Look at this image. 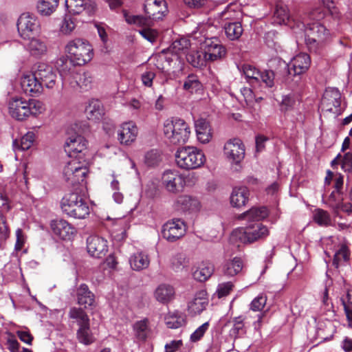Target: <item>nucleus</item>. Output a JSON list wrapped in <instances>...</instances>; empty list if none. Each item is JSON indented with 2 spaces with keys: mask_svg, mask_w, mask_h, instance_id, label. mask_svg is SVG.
Instances as JSON below:
<instances>
[{
  "mask_svg": "<svg viewBox=\"0 0 352 352\" xmlns=\"http://www.w3.org/2000/svg\"><path fill=\"white\" fill-rule=\"evenodd\" d=\"M201 50H203L208 61L221 59L226 54V49L217 37L212 36L205 39Z\"/></svg>",
  "mask_w": 352,
  "mask_h": 352,
  "instance_id": "nucleus-13",
  "label": "nucleus"
},
{
  "mask_svg": "<svg viewBox=\"0 0 352 352\" xmlns=\"http://www.w3.org/2000/svg\"><path fill=\"white\" fill-rule=\"evenodd\" d=\"M214 265L210 263H201L193 272L194 278L199 282L207 280L214 272Z\"/></svg>",
  "mask_w": 352,
  "mask_h": 352,
  "instance_id": "nucleus-37",
  "label": "nucleus"
},
{
  "mask_svg": "<svg viewBox=\"0 0 352 352\" xmlns=\"http://www.w3.org/2000/svg\"><path fill=\"white\" fill-rule=\"evenodd\" d=\"M87 142L81 135L73 134L68 137L65 143V151L70 157H76L80 153L85 155Z\"/></svg>",
  "mask_w": 352,
  "mask_h": 352,
  "instance_id": "nucleus-14",
  "label": "nucleus"
},
{
  "mask_svg": "<svg viewBox=\"0 0 352 352\" xmlns=\"http://www.w3.org/2000/svg\"><path fill=\"white\" fill-rule=\"evenodd\" d=\"M65 7L67 11L73 14H79L85 12L92 14L96 10V3L91 1L85 0H65Z\"/></svg>",
  "mask_w": 352,
  "mask_h": 352,
  "instance_id": "nucleus-23",
  "label": "nucleus"
},
{
  "mask_svg": "<svg viewBox=\"0 0 352 352\" xmlns=\"http://www.w3.org/2000/svg\"><path fill=\"white\" fill-rule=\"evenodd\" d=\"M202 87L199 78L195 74L188 75L184 80L183 85L184 89L190 93L197 92L202 89Z\"/></svg>",
  "mask_w": 352,
  "mask_h": 352,
  "instance_id": "nucleus-46",
  "label": "nucleus"
},
{
  "mask_svg": "<svg viewBox=\"0 0 352 352\" xmlns=\"http://www.w3.org/2000/svg\"><path fill=\"white\" fill-rule=\"evenodd\" d=\"M65 52L74 65L82 66L90 62L94 57V50L91 44L82 38L69 41L65 46Z\"/></svg>",
  "mask_w": 352,
  "mask_h": 352,
  "instance_id": "nucleus-3",
  "label": "nucleus"
},
{
  "mask_svg": "<svg viewBox=\"0 0 352 352\" xmlns=\"http://www.w3.org/2000/svg\"><path fill=\"white\" fill-rule=\"evenodd\" d=\"M226 327H229V336L236 340L239 338L243 336L247 331L245 324V318L242 316L234 317L227 321L222 327V331Z\"/></svg>",
  "mask_w": 352,
  "mask_h": 352,
  "instance_id": "nucleus-26",
  "label": "nucleus"
},
{
  "mask_svg": "<svg viewBox=\"0 0 352 352\" xmlns=\"http://www.w3.org/2000/svg\"><path fill=\"white\" fill-rule=\"evenodd\" d=\"M28 109H30V116H36L42 113L45 111V105L38 100L32 99L28 100Z\"/></svg>",
  "mask_w": 352,
  "mask_h": 352,
  "instance_id": "nucleus-55",
  "label": "nucleus"
},
{
  "mask_svg": "<svg viewBox=\"0 0 352 352\" xmlns=\"http://www.w3.org/2000/svg\"><path fill=\"white\" fill-rule=\"evenodd\" d=\"M75 28L74 21L71 17L66 16L62 22L60 30L64 34H70Z\"/></svg>",
  "mask_w": 352,
  "mask_h": 352,
  "instance_id": "nucleus-59",
  "label": "nucleus"
},
{
  "mask_svg": "<svg viewBox=\"0 0 352 352\" xmlns=\"http://www.w3.org/2000/svg\"><path fill=\"white\" fill-rule=\"evenodd\" d=\"M190 40L186 38H181L175 40L170 45V50L173 54H179L182 52L186 53V51L190 47Z\"/></svg>",
  "mask_w": 352,
  "mask_h": 352,
  "instance_id": "nucleus-51",
  "label": "nucleus"
},
{
  "mask_svg": "<svg viewBox=\"0 0 352 352\" xmlns=\"http://www.w3.org/2000/svg\"><path fill=\"white\" fill-rule=\"evenodd\" d=\"M58 6V0H39L37 11L42 16H50Z\"/></svg>",
  "mask_w": 352,
  "mask_h": 352,
  "instance_id": "nucleus-41",
  "label": "nucleus"
},
{
  "mask_svg": "<svg viewBox=\"0 0 352 352\" xmlns=\"http://www.w3.org/2000/svg\"><path fill=\"white\" fill-rule=\"evenodd\" d=\"M64 213L75 219H85L89 214V207L83 198L75 192L65 195L60 202Z\"/></svg>",
  "mask_w": 352,
  "mask_h": 352,
  "instance_id": "nucleus-5",
  "label": "nucleus"
},
{
  "mask_svg": "<svg viewBox=\"0 0 352 352\" xmlns=\"http://www.w3.org/2000/svg\"><path fill=\"white\" fill-rule=\"evenodd\" d=\"M123 15L126 22L130 25H135L142 28L152 25V19L147 16L142 15H132L126 10H123Z\"/></svg>",
  "mask_w": 352,
  "mask_h": 352,
  "instance_id": "nucleus-38",
  "label": "nucleus"
},
{
  "mask_svg": "<svg viewBox=\"0 0 352 352\" xmlns=\"http://www.w3.org/2000/svg\"><path fill=\"white\" fill-rule=\"evenodd\" d=\"M266 301V296L263 295L258 296L250 303V309L254 311H261L265 307Z\"/></svg>",
  "mask_w": 352,
  "mask_h": 352,
  "instance_id": "nucleus-60",
  "label": "nucleus"
},
{
  "mask_svg": "<svg viewBox=\"0 0 352 352\" xmlns=\"http://www.w3.org/2000/svg\"><path fill=\"white\" fill-rule=\"evenodd\" d=\"M85 113L89 120H98L104 114V111L100 100L91 99L85 107Z\"/></svg>",
  "mask_w": 352,
  "mask_h": 352,
  "instance_id": "nucleus-32",
  "label": "nucleus"
},
{
  "mask_svg": "<svg viewBox=\"0 0 352 352\" xmlns=\"http://www.w3.org/2000/svg\"><path fill=\"white\" fill-rule=\"evenodd\" d=\"M245 264L239 256L226 260L221 266V274L227 278H233L243 273Z\"/></svg>",
  "mask_w": 352,
  "mask_h": 352,
  "instance_id": "nucleus-25",
  "label": "nucleus"
},
{
  "mask_svg": "<svg viewBox=\"0 0 352 352\" xmlns=\"http://www.w3.org/2000/svg\"><path fill=\"white\" fill-rule=\"evenodd\" d=\"M207 25L205 24H199L190 34V38L197 42L202 47V43L205 39L210 38L206 33Z\"/></svg>",
  "mask_w": 352,
  "mask_h": 352,
  "instance_id": "nucleus-47",
  "label": "nucleus"
},
{
  "mask_svg": "<svg viewBox=\"0 0 352 352\" xmlns=\"http://www.w3.org/2000/svg\"><path fill=\"white\" fill-rule=\"evenodd\" d=\"M349 256L350 254L347 246L345 244H342L339 250L334 254L333 265L336 268H338L341 262L349 260Z\"/></svg>",
  "mask_w": 352,
  "mask_h": 352,
  "instance_id": "nucleus-50",
  "label": "nucleus"
},
{
  "mask_svg": "<svg viewBox=\"0 0 352 352\" xmlns=\"http://www.w3.org/2000/svg\"><path fill=\"white\" fill-rule=\"evenodd\" d=\"M225 33L231 41L238 40L243 32V28L240 22H228L224 25Z\"/></svg>",
  "mask_w": 352,
  "mask_h": 352,
  "instance_id": "nucleus-39",
  "label": "nucleus"
},
{
  "mask_svg": "<svg viewBox=\"0 0 352 352\" xmlns=\"http://www.w3.org/2000/svg\"><path fill=\"white\" fill-rule=\"evenodd\" d=\"M68 316L70 318L76 320L79 327L89 323V317L82 308L72 307L69 311Z\"/></svg>",
  "mask_w": 352,
  "mask_h": 352,
  "instance_id": "nucleus-45",
  "label": "nucleus"
},
{
  "mask_svg": "<svg viewBox=\"0 0 352 352\" xmlns=\"http://www.w3.org/2000/svg\"><path fill=\"white\" fill-rule=\"evenodd\" d=\"M76 335L78 341L85 345H89L95 341V338L90 330L89 323L80 327Z\"/></svg>",
  "mask_w": 352,
  "mask_h": 352,
  "instance_id": "nucleus-44",
  "label": "nucleus"
},
{
  "mask_svg": "<svg viewBox=\"0 0 352 352\" xmlns=\"http://www.w3.org/2000/svg\"><path fill=\"white\" fill-rule=\"evenodd\" d=\"M133 330L139 340H144L147 336L148 320L144 319L136 322L133 325Z\"/></svg>",
  "mask_w": 352,
  "mask_h": 352,
  "instance_id": "nucleus-52",
  "label": "nucleus"
},
{
  "mask_svg": "<svg viewBox=\"0 0 352 352\" xmlns=\"http://www.w3.org/2000/svg\"><path fill=\"white\" fill-rule=\"evenodd\" d=\"M27 50L31 56L41 58L46 55L48 47L47 41L43 38H32L27 45Z\"/></svg>",
  "mask_w": 352,
  "mask_h": 352,
  "instance_id": "nucleus-30",
  "label": "nucleus"
},
{
  "mask_svg": "<svg viewBox=\"0 0 352 352\" xmlns=\"http://www.w3.org/2000/svg\"><path fill=\"white\" fill-rule=\"evenodd\" d=\"M175 209L184 213H196L201 209L199 200L193 196L182 195L177 197L174 202Z\"/></svg>",
  "mask_w": 352,
  "mask_h": 352,
  "instance_id": "nucleus-15",
  "label": "nucleus"
},
{
  "mask_svg": "<svg viewBox=\"0 0 352 352\" xmlns=\"http://www.w3.org/2000/svg\"><path fill=\"white\" fill-rule=\"evenodd\" d=\"M274 73L272 70H266L263 72H260L258 82L262 81L267 87H272L274 85Z\"/></svg>",
  "mask_w": 352,
  "mask_h": 352,
  "instance_id": "nucleus-58",
  "label": "nucleus"
},
{
  "mask_svg": "<svg viewBox=\"0 0 352 352\" xmlns=\"http://www.w3.org/2000/svg\"><path fill=\"white\" fill-rule=\"evenodd\" d=\"M9 113L17 120H23L30 116L28 100L23 98H13L9 102Z\"/></svg>",
  "mask_w": 352,
  "mask_h": 352,
  "instance_id": "nucleus-21",
  "label": "nucleus"
},
{
  "mask_svg": "<svg viewBox=\"0 0 352 352\" xmlns=\"http://www.w3.org/2000/svg\"><path fill=\"white\" fill-rule=\"evenodd\" d=\"M8 338L6 340V344L8 349L10 352H19V343L15 338L14 336L10 333H8Z\"/></svg>",
  "mask_w": 352,
  "mask_h": 352,
  "instance_id": "nucleus-63",
  "label": "nucleus"
},
{
  "mask_svg": "<svg viewBox=\"0 0 352 352\" xmlns=\"http://www.w3.org/2000/svg\"><path fill=\"white\" fill-rule=\"evenodd\" d=\"M268 215L265 207H252L249 210L240 214L239 220H245L248 224L245 227H239L232 232V239L239 241L243 244L253 243L265 239L270 234L268 228L260 221Z\"/></svg>",
  "mask_w": 352,
  "mask_h": 352,
  "instance_id": "nucleus-1",
  "label": "nucleus"
},
{
  "mask_svg": "<svg viewBox=\"0 0 352 352\" xmlns=\"http://www.w3.org/2000/svg\"><path fill=\"white\" fill-rule=\"evenodd\" d=\"M234 287L231 281L221 283L218 285L217 292L219 298L226 296L230 294Z\"/></svg>",
  "mask_w": 352,
  "mask_h": 352,
  "instance_id": "nucleus-62",
  "label": "nucleus"
},
{
  "mask_svg": "<svg viewBox=\"0 0 352 352\" xmlns=\"http://www.w3.org/2000/svg\"><path fill=\"white\" fill-rule=\"evenodd\" d=\"M342 201V198L340 197V192L333 191L325 201V204L332 208L335 213H338L340 210Z\"/></svg>",
  "mask_w": 352,
  "mask_h": 352,
  "instance_id": "nucleus-53",
  "label": "nucleus"
},
{
  "mask_svg": "<svg viewBox=\"0 0 352 352\" xmlns=\"http://www.w3.org/2000/svg\"><path fill=\"white\" fill-rule=\"evenodd\" d=\"M241 69L249 83L258 82L260 72L255 67L249 64H244Z\"/></svg>",
  "mask_w": 352,
  "mask_h": 352,
  "instance_id": "nucleus-48",
  "label": "nucleus"
},
{
  "mask_svg": "<svg viewBox=\"0 0 352 352\" xmlns=\"http://www.w3.org/2000/svg\"><path fill=\"white\" fill-rule=\"evenodd\" d=\"M208 305L207 294L204 291L197 292L188 303V312L192 316L200 314Z\"/></svg>",
  "mask_w": 352,
  "mask_h": 352,
  "instance_id": "nucleus-27",
  "label": "nucleus"
},
{
  "mask_svg": "<svg viewBox=\"0 0 352 352\" xmlns=\"http://www.w3.org/2000/svg\"><path fill=\"white\" fill-rule=\"evenodd\" d=\"M50 228L54 236L62 240H70L76 234V228L64 219L52 220Z\"/></svg>",
  "mask_w": 352,
  "mask_h": 352,
  "instance_id": "nucleus-17",
  "label": "nucleus"
},
{
  "mask_svg": "<svg viewBox=\"0 0 352 352\" xmlns=\"http://www.w3.org/2000/svg\"><path fill=\"white\" fill-rule=\"evenodd\" d=\"M209 327V322H206L205 323L202 324L201 326H199L191 335L190 337V340L192 342H196L199 341Z\"/></svg>",
  "mask_w": 352,
  "mask_h": 352,
  "instance_id": "nucleus-57",
  "label": "nucleus"
},
{
  "mask_svg": "<svg viewBox=\"0 0 352 352\" xmlns=\"http://www.w3.org/2000/svg\"><path fill=\"white\" fill-rule=\"evenodd\" d=\"M163 131L166 138L173 144H185L190 135L188 123L178 118L166 120Z\"/></svg>",
  "mask_w": 352,
  "mask_h": 352,
  "instance_id": "nucleus-4",
  "label": "nucleus"
},
{
  "mask_svg": "<svg viewBox=\"0 0 352 352\" xmlns=\"http://www.w3.org/2000/svg\"><path fill=\"white\" fill-rule=\"evenodd\" d=\"M21 86L25 94L34 96L42 92V82L33 73L25 74L21 79Z\"/></svg>",
  "mask_w": 352,
  "mask_h": 352,
  "instance_id": "nucleus-24",
  "label": "nucleus"
},
{
  "mask_svg": "<svg viewBox=\"0 0 352 352\" xmlns=\"http://www.w3.org/2000/svg\"><path fill=\"white\" fill-rule=\"evenodd\" d=\"M249 190L245 186L235 187L230 195V204L233 207L244 206L249 199Z\"/></svg>",
  "mask_w": 352,
  "mask_h": 352,
  "instance_id": "nucleus-31",
  "label": "nucleus"
},
{
  "mask_svg": "<svg viewBox=\"0 0 352 352\" xmlns=\"http://www.w3.org/2000/svg\"><path fill=\"white\" fill-rule=\"evenodd\" d=\"M302 26L305 28V42L311 52L318 53L328 42L331 38L329 30L322 23L318 22L302 23Z\"/></svg>",
  "mask_w": 352,
  "mask_h": 352,
  "instance_id": "nucleus-2",
  "label": "nucleus"
},
{
  "mask_svg": "<svg viewBox=\"0 0 352 352\" xmlns=\"http://www.w3.org/2000/svg\"><path fill=\"white\" fill-rule=\"evenodd\" d=\"M189 263L190 261L188 257L183 252L176 253L170 258V267L176 272L187 271Z\"/></svg>",
  "mask_w": 352,
  "mask_h": 352,
  "instance_id": "nucleus-35",
  "label": "nucleus"
},
{
  "mask_svg": "<svg viewBox=\"0 0 352 352\" xmlns=\"http://www.w3.org/2000/svg\"><path fill=\"white\" fill-rule=\"evenodd\" d=\"M34 74L37 79L42 82V85L45 84L47 88L52 89L54 87L57 76L52 66L40 63L36 65Z\"/></svg>",
  "mask_w": 352,
  "mask_h": 352,
  "instance_id": "nucleus-19",
  "label": "nucleus"
},
{
  "mask_svg": "<svg viewBox=\"0 0 352 352\" xmlns=\"http://www.w3.org/2000/svg\"><path fill=\"white\" fill-rule=\"evenodd\" d=\"M87 173V166L82 164L78 159L71 160L63 169V177L65 181L73 186L84 182Z\"/></svg>",
  "mask_w": 352,
  "mask_h": 352,
  "instance_id": "nucleus-7",
  "label": "nucleus"
},
{
  "mask_svg": "<svg viewBox=\"0 0 352 352\" xmlns=\"http://www.w3.org/2000/svg\"><path fill=\"white\" fill-rule=\"evenodd\" d=\"M162 184L170 192L177 193L184 189L183 175L176 170H168L162 176Z\"/></svg>",
  "mask_w": 352,
  "mask_h": 352,
  "instance_id": "nucleus-11",
  "label": "nucleus"
},
{
  "mask_svg": "<svg viewBox=\"0 0 352 352\" xmlns=\"http://www.w3.org/2000/svg\"><path fill=\"white\" fill-rule=\"evenodd\" d=\"M186 225L181 219H174L165 223L162 229V236L169 242H174L184 236Z\"/></svg>",
  "mask_w": 352,
  "mask_h": 352,
  "instance_id": "nucleus-10",
  "label": "nucleus"
},
{
  "mask_svg": "<svg viewBox=\"0 0 352 352\" xmlns=\"http://www.w3.org/2000/svg\"><path fill=\"white\" fill-rule=\"evenodd\" d=\"M164 321L170 329H177L186 323L185 316L178 311L168 313L165 316Z\"/></svg>",
  "mask_w": 352,
  "mask_h": 352,
  "instance_id": "nucleus-40",
  "label": "nucleus"
},
{
  "mask_svg": "<svg viewBox=\"0 0 352 352\" xmlns=\"http://www.w3.org/2000/svg\"><path fill=\"white\" fill-rule=\"evenodd\" d=\"M292 21H294V19L291 18L287 7L283 4H278L274 14V23L281 25L287 24V22L290 23Z\"/></svg>",
  "mask_w": 352,
  "mask_h": 352,
  "instance_id": "nucleus-42",
  "label": "nucleus"
},
{
  "mask_svg": "<svg viewBox=\"0 0 352 352\" xmlns=\"http://www.w3.org/2000/svg\"><path fill=\"white\" fill-rule=\"evenodd\" d=\"M129 263L133 270L141 271L149 266L150 259L146 253L138 252L131 256Z\"/></svg>",
  "mask_w": 352,
  "mask_h": 352,
  "instance_id": "nucleus-34",
  "label": "nucleus"
},
{
  "mask_svg": "<svg viewBox=\"0 0 352 352\" xmlns=\"http://www.w3.org/2000/svg\"><path fill=\"white\" fill-rule=\"evenodd\" d=\"M160 160V156L157 151L151 150L145 155L144 162L148 166H154Z\"/></svg>",
  "mask_w": 352,
  "mask_h": 352,
  "instance_id": "nucleus-61",
  "label": "nucleus"
},
{
  "mask_svg": "<svg viewBox=\"0 0 352 352\" xmlns=\"http://www.w3.org/2000/svg\"><path fill=\"white\" fill-rule=\"evenodd\" d=\"M223 149L226 158L232 163L237 164L245 157V146L240 139L229 140L225 144Z\"/></svg>",
  "mask_w": 352,
  "mask_h": 352,
  "instance_id": "nucleus-12",
  "label": "nucleus"
},
{
  "mask_svg": "<svg viewBox=\"0 0 352 352\" xmlns=\"http://www.w3.org/2000/svg\"><path fill=\"white\" fill-rule=\"evenodd\" d=\"M175 294L173 286L168 284H161L155 289L154 296L158 302L166 304L174 298Z\"/></svg>",
  "mask_w": 352,
  "mask_h": 352,
  "instance_id": "nucleus-33",
  "label": "nucleus"
},
{
  "mask_svg": "<svg viewBox=\"0 0 352 352\" xmlns=\"http://www.w3.org/2000/svg\"><path fill=\"white\" fill-rule=\"evenodd\" d=\"M16 27L21 38L30 39L33 34L38 32L40 23L35 15L29 12H24L19 16Z\"/></svg>",
  "mask_w": 352,
  "mask_h": 352,
  "instance_id": "nucleus-8",
  "label": "nucleus"
},
{
  "mask_svg": "<svg viewBox=\"0 0 352 352\" xmlns=\"http://www.w3.org/2000/svg\"><path fill=\"white\" fill-rule=\"evenodd\" d=\"M195 126L198 141L202 144L208 143L212 138L209 122L205 119L200 118L195 121Z\"/></svg>",
  "mask_w": 352,
  "mask_h": 352,
  "instance_id": "nucleus-29",
  "label": "nucleus"
},
{
  "mask_svg": "<svg viewBox=\"0 0 352 352\" xmlns=\"http://www.w3.org/2000/svg\"><path fill=\"white\" fill-rule=\"evenodd\" d=\"M138 32L144 39L152 43L155 42L158 36V32L155 29L151 28V26L142 28Z\"/></svg>",
  "mask_w": 352,
  "mask_h": 352,
  "instance_id": "nucleus-56",
  "label": "nucleus"
},
{
  "mask_svg": "<svg viewBox=\"0 0 352 352\" xmlns=\"http://www.w3.org/2000/svg\"><path fill=\"white\" fill-rule=\"evenodd\" d=\"M74 78L75 79L76 85H73L72 82H70L73 87L77 86L81 89H87L92 83V77L88 73L76 74Z\"/></svg>",
  "mask_w": 352,
  "mask_h": 352,
  "instance_id": "nucleus-49",
  "label": "nucleus"
},
{
  "mask_svg": "<svg viewBox=\"0 0 352 352\" xmlns=\"http://www.w3.org/2000/svg\"><path fill=\"white\" fill-rule=\"evenodd\" d=\"M311 59L306 53H300L294 56L290 61L288 67L289 74L299 76L305 73L309 68Z\"/></svg>",
  "mask_w": 352,
  "mask_h": 352,
  "instance_id": "nucleus-22",
  "label": "nucleus"
},
{
  "mask_svg": "<svg viewBox=\"0 0 352 352\" xmlns=\"http://www.w3.org/2000/svg\"><path fill=\"white\" fill-rule=\"evenodd\" d=\"M144 10L152 20H160L167 12L166 3L164 0H145Z\"/></svg>",
  "mask_w": 352,
  "mask_h": 352,
  "instance_id": "nucleus-20",
  "label": "nucleus"
},
{
  "mask_svg": "<svg viewBox=\"0 0 352 352\" xmlns=\"http://www.w3.org/2000/svg\"><path fill=\"white\" fill-rule=\"evenodd\" d=\"M35 139V134L32 131H28L20 140H15L13 142V146L15 150L25 151L29 149L33 144Z\"/></svg>",
  "mask_w": 352,
  "mask_h": 352,
  "instance_id": "nucleus-43",
  "label": "nucleus"
},
{
  "mask_svg": "<svg viewBox=\"0 0 352 352\" xmlns=\"http://www.w3.org/2000/svg\"><path fill=\"white\" fill-rule=\"evenodd\" d=\"M118 140L122 145H130L135 142L138 135V128L132 121L121 124L117 131Z\"/></svg>",
  "mask_w": 352,
  "mask_h": 352,
  "instance_id": "nucleus-18",
  "label": "nucleus"
},
{
  "mask_svg": "<svg viewBox=\"0 0 352 352\" xmlns=\"http://www.w3.org/2000/svg\"><path fill=\"white\" fill-rule=\"evenodd\" d=\"M187 61L194 67L201 68L206 65L208 61L203 50H190L186 54Z\"/></svg>",
  "mask_w": 352,
  "mask_h": 352,
  "instance_id": "nucleus-36",
  "label": "nucleus"
},
{
  "mask_svg": "<svg viewBox=\"0 0 352 352\" xmlns=\"http://www.w3.org/2000/svg\"><path fill=\"white\" fill-rule=\"evenodd\" d=\"M176 163L185 170L195 169L204 165L206 157L203 152L194 146H184L175 154Z\"/></svg>",
  "mask_w": 352,
  "mask_h": 352,
  "instance_id": "nucleus-6",
  "label": "nucleus"
},
{
  "mask_svg": "<svg viewBox=\"0 0 352 352\" xmlns=\"http://www.w3.org/2000/svg\"><path fill=\"white\" fill-rule=\"evenodd\" d=\"M78 304L88 308L95 306V296L86 284H80L76 289Z\"/></svg>",
  "mask_w": 352,
  "mask_h": 352,
  "instance_id": "nucleus-28",
  "label": "nucleus"
},
{
  "mask_svg": "<svg viewBox=\"0 0 352 352\" xmlns=\"http://www.w3.org/2000/svg\"><path fill=\"white\" fill-rule=\"evenodd\" d=\"M314 221L320 226H328L331 224V217L328 212L322 209H317L314 214Z\"/></svg>",
  "mask_w": 352,
  "mask_h": 352,
  "instance_id": "nucleus-54",
  "label": "nucleus"
},
{
  "mask_svg": "<svg viewBox=\"0 0 352 352\" xmlns=\"http://www.w3.org/2000/svg\"><path fill=\"white\" fill-rule=\"evenodd\" d=\"M341 166L345 172L352 170V153H346L344 155Z\"/></svg>",
  "mask_w": 352,
  "mask_h": 352,
  "instance_id": "nucleus-64",
  "label": "nucleus"
},
{
  "mask_svg": "<svg viewBox=\"0 0 352 352\" xmlns=\"http://www.w3.org/2000/svg\"><path fill=\"white\" fill-rule=\"evenodd\" d=\"M87 250L92 257L102 258L108 252V242L102 237L89 236L87 239Z\"/></svg>",
  "mask_w": 352,
  "mask_h": 352,
  "instance_id": "nucleus-16",
  "label": "nucleus"
},
{
  "mask_svg": "<svg viewBox=\"0 0 352 352\" xmlns=\"http://www.w3.org/2000/svg\"><path fill=\"white\" fill-rule=\"evenodd\" d=\"M340 104L341 94L340 91L334 87L327 88L320 102L321 111L338 116L342 113Z\"/></svg>",
  "mask_w": 352,
  "mask_h": 352,
  "instance_id": "nucleus-9",
  "label": "nucleus"
}]
</instances>
